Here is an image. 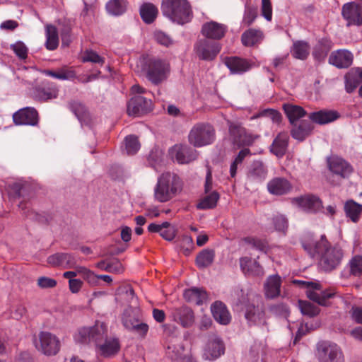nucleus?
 Listing matches in <instances>:
<instances>
[{
    "mask_svg": "<svg viewBox=\"0 0 362 362\" xmlns=\"http://www.w3.org/2000/svg\"><path fill=\"white\" fill-rule=\"evenodd\" d=\"M283 110L291 124H294L298 119L307 115V112L303 107L291 103L284 104Z\"/></svg>",
    "mask_w": 362,
    "mask_h": 362,
    "instance_id": "obj_38",
    "label": "nucleus"
},
{
    "mask_svg": "<svg viewBox=\"0 0 362 362\" xmlns=\"http://www.w3.org/2000/svg\"><path fill=\"white\" fill-rule=\"evenodd\" d=\"M289 136L286 132H279L274 139L269 151L279 158H283L288 150Z\"/></svg>",
    "mask_w": 362,
    "mask_h": 362,
    "instance_id": "obj_23",
    "label": "nucleus"
},
{
    "mask_svg": "<svg viewBox=\"0 0 362 362\" xmlns=\"http://www.w3.org/2000/svg\"><path fill=\"white\" fill-rule=\"evenodd\" d=\"M282 279L279 274L269 275L263 285L264 295L266 299H276L281 295Z\"/></svg>",
    "mask_w": 362,
    "mask_h": 362,
    "instance_id": "obj_22",
    "label": "nucleus"
},
{
    "mask_svg": "<svg viewBox=\"0 0 362 362\" xmlns=\"http://www.w3.org/2000/svg\"><path fill=\"white\" fill-rule=\"evenodd\" d=\"M188 142L195 148L212 144L216 139V131L209 122H197L193 125L188 136Z\"/></svg>",
    "mask_w": 362,
    "mask_h": 362,
    "instance_id": "obj_6",
    "label": "nucleus"
},
{
    "mask_svg": "<svg viewBox=\"0 0 362 362\" xmlns=\"http://www.w3.org/2000/svg\"><path fill=\"white\" fill-rule=\"evenodd\" d=\"M343 18L348 25H362V6L355 2L344 4L341 9Z\"/></svg>",
    "mask_w": 362,
    "mask_h": 362,
    "instance_id": "obj_19",
    "label": "nucleus"
},
{
    "mask_svg": "<svg viewBox=\"0 0 362 362\" xmlns=\"http://www.w3.org/2000/svg\"><path fill=\"white\" fill-rule=\"evenodd\" d=\"M293 187L291 183L284 177H274L267 183L268 192L273 195H284L289 193Z\"/></svg>",
    "mask_w": 362,
    "mask_h": 362,
    "instance_id": "obj_28",
    "label": "nucleus"
},
{
    "mask_svg": "<svg viewBox=\"0 0 362 362\" xmlns=\"http://www.w3.org/2000/svg\"><path fill=\"white\" fill-rule=\"evenodd\" d=\"M239 297L237 301L238 305H242L244 310V316L249 326L264 325L266 322V313L262 302L255 303L254 300L250 301L247 295L243 289L238 291Z\"/></svg>",
    "mask_w": 362,
    "mask_h": 362,
    "instance_id": "obj_5",
    "label": "nucleus"
},
{
    "mask_svg": "<svg viewBox=\"0 0 362 362\" xmlns=\"http://www.w3.org/2000/svg\"><path fill=\"white\" fill-rule=\"evenodd\" d=\"M33 97L36 101L41 103L56 99L59 95V88L53 82L45 81L33 89Z\"/></svg>",
    "mask_w": 362,
    "mask_h": 362,
    "instance_id": "obj_15",
    "label": "nucleus"
},
{
    "mask_svg": "<svg viewBox=\"0 0 362 362\" xmlns=\"http://www.w3.org/2000/svg\"><path fill=\"white\" fill-rule=\"evenodd\" d=\"M162 157L163 153L160 150L157 148L153 149L148 156V163L151 167L157 170L158 165L162 161Z\"/></svg>",
    "mask_w": 362,
    "mask_h": 362,
    "instance_id": "obj_59",
    "label": "nucleus"
},
{
    "mask_svg": "<svg viewBox=\"0 0 362 362\" xmlns=\"http://www.w3.org/2000/svg\"><path fill=\"white\" fill-rule=\"evenodd\" d=\"M350 274L354 276L362 275V256L355 255L349 262Z\"/></svg>",
    "mask_w": 362,
    "mask_h": 362,
    "instance_id": "obj_55",
    "label": "nucleus"
},
{
    "mask_svg": "<svg viewBox=\"0 0 362 362\" xmlns=\"http://www.w3.org/2000/svg\"><path fill=\"white\" fill-rule=\"evenodd\" d=\"M45 75L52 77L61 81H78L80 76H78L74 66H63L61 68L54 71L46 69L43 71Z\"/></svg>",
    "mask_w": 362,
    "mask_h": 362,
    "instance_id": "obj_29",
    "label": "nucleus"
},
{
    "mask_svg": "<svg viewBox=\"0 0 362 362\" xmlns=\"http://www.w3.org/2000/svg\"><path fill=\"white\" fill-rule=\"evenodd\" d=\"M259 117H268L276 124H279L282 119L281 114L278 110L271 108L264 109L254 114L251 116L250 120H254Z\"/></svg>",
    "mask_w": 362,
    "mask_h": 362,
    "instance_id": "obj_48",
    "label": "nucleus"
},
{
    "mask_svg": "<svg viewBox=\"0 0 362 362\" xmlns=\"http://www.w3.org/2000/svg\"><path fill=\"white\" fill-rule=\"evenodd\" d=\"M354 55L351 52L339 49L332 52L329 57V63L338 69H348L353 64Z\"/></svg>",
    "mask_w": 362,
    "mask_h": 362,
    "instance_id": "obj_21",
    "label": "nucleus"
},
{
    "mask_svg": "<svg viewBox=\"0 0 362 362\" xmlns=\"http://www.w3.org/2000/svg\"><path fill=\"white\" fill-rule=\"evenodd\" d=\"M160 8L163 16L179 25L190 23L194 17L189 0H162Z\"/></svg>",
    "mask_w": 362,
    "mask_h": 362,
    "instance_id": "obj_2",
    "label": "nucleus"
},
{
    "mask_svg": "<svg viewBox=\"0 0 362 362\" xmlns=\"http://www.w3.org/2000/svg\"><path fill=\"white\" fill-rule=\"evenodd\" d=\"M291 125L293 127L291 129V135L298 141H303L312 134L314 129V125L310 120L303 119L300 121L299 123H294Z\"/></svg>",
    "mask_w": 362,
    "mask_h": 362,
    "instance_id": "obj_27",
    "label": "nucleus"
},
{
    "mask_svg": "<svg viewBox=\"0 0 362 362\" xmlns=\"http://www.w3.org/2000/svg\"><path fill=\"white\" fill-rule=\"evenodd\" d=\"M300 243L307 254L317 260L322 271L332 272L342 261L343 250L337 244L332 245L325 234L315 238L313 234L307 233L301 238Z\"/></svg>",
    "mask_w": 362,
    "mask_h": 362,
    "instance_id": "obj_1",
    "label": "nucleus"
},
{
    "mask_svg": "<svg viewBox=\"0 0 362 362\" xmlns=\"http://www.w3.org/2000/svg\"><path fill=\"white\" fill-rule=\"evenodd\" d=\"M227 32L226 25L214 21L204 23L201 30L202 35L209 40H220L225 37Z\"/></svg>",
    "mask_w": 362,
    "mask_h": 362,
    "instance_id": "obj_18",
    "label": "nucleus"
},
{
    "mask_svg": "<svg viewBox=\"0 0 362 362\" xmlns=\"http://www.w3.org/2000/svg\"><path fill=\"white\" fill-rule=\"evenodd\" d=\"M180 247L185 251V254L188 255L194 247L192 238L189 235H183L180 240Z\"/></svg>",
    "mask_w": 362,
    "mask_h": 362,
    "instance_id": "obj_61",
    "label": "nucleus"
},
{
    "mask_svg": "<svg viewBox=\"0 0 362 362\" xmlns=\"http://www.w3.org/2000/svg\"><path fill=\"white\" fill-rule=\"evenodd\" d=\"M262 15L270 21L272 18V6L270 0H262Z\"/></svg>",
    "mask_w": 362,
    "mask_h": 362,
    "instance_id": "obj_64",
    "label": "nucleus"
},
{
    "mask_svg": "<svg viewBox=\"0 0 362 362\" xmlns=\"http://www.w3.org/2000/svg\"><path fill=\"white\" fill-rule=\"evenodd\" d=\"M243 242L256 250L266 252L268 249V243L265 239L255 236H247L243 238Z\"/></svg>",
    "mask_w": 362,
    "mask_h": 362,
    "instance_id": "obj_49",
    "label": "nucleus"
},
{
    "mask_svg": "<svg viewBox=\"0 0 362 362\" xmlns=\"http://www.w3.org/2000/svg\"><path fill=\"white\" fill-rule=\"evenodd\" d=\"M317 355L320 362H344L339 346L329 341H324L317 344Z\"/></svg>",
    "mask_w": 362,
    "mask_h": 362,
    "instance_id": "obj_10",
    "label": "nucleus"
},
{
    "mask_svg": "<svg viewBox=\"0 0 362 362\" xmlns=\"http://www.w3.org/2000/svg\"><path fill=\"white\" fill-rule=\"evenodd\" d=\"M78 274L82 278L91 286H95L99 284L98 275L94 274L90 269L86 267H80L78 269Z\"/></svg>",
    "mask_w": 362,
    "mask_h": 362,
    "instance_id": "obj_54",
    "label": "nucleus"
},
{
    "mask_svg": "<svg viewBox=\"0 0 362 362\" xmlns=\"http://www.w3.org/2000/svg\"><path fill=\"white\" fill-rule=\"evenodd\" d=\"M308 117L312 122L324 125L338 119L340 114L337 110L323 109L310 113Z\"/></svg>",
    "mask_w": 362,
    "mask_h": 362,
    "instance_id": "obj_26",
    "label": "nucleus"
},
{
    "mask_svg": "<svg viewBox=\"0 0 362 362\" xmlns=\"http://www.w3.org/2000/svg\"><path fill=\"white\" fill-rule=\"evenodd\" d=\"M125 150L127 154L134 155L140 148V143L138 140L137 136L134 135H128L125 137Z\"/></svg>",
    "mask_w": 362,
    "mask_h": 362,
    "instance_id": "obj_53",
    "label": "nucleus"
},
{
    "mask_svg": "<svg viewBox=\"0 0 362 362\" xmlns=\"http://www.w3.org/2000/svg\"><path fill=\"white\" fill-rule=\"evenodd\" d=\"M344 211L346 216L356 223L362 214V205L354 200H349L345 203Z\"/></svg>",
    "mask_w": 362,
    "mask_h": 362,
    "instance_id": "obj_47",
    "label": "nucleus"
},
{
    "mask_svg": "<svg viewBox=\"0 0 362 362\" xmlns=\"http://www.w3.org/2000/svg\"><path fill=\"white\" fill-rule=\"evenodd\" d=\"M240 266L243 272L247 275L259 276L263 273L259 262L247 257L240 259Z\"/></svg>",
    "mask_w": 362,
    "mask_h": 362,
    "instance_id": "obj_37",
    "label": "nucleus"
},
{
    "mask_svg": "<svg viewBox=\"0 0 362 362\" xmlns=\"http://www.w3.org/2000/svg\"><path fill=\"white\" fill-rule=\"evenodd\" d=\"M333 47L332 41L327 37L320 39L313 50V57L317 62H322Z\"/></svg>",
    "mask_w": 362,
    "mask_h": 362,
    "instance_id": "obj_34",
    "label": "nucleus"
},
{
    "mask_svg": "<svg viewBox=\"0 0 362 362\" xmlns=\"http://www.w3.org/2000/svg\"><path fill=\"white\" fill-rule=\"evenodd\" d=\"M45 47L49 51L55 50L59 46V35L57 28L53 25L45 27Z\"/></svg>",
    "mask_w": 362,
    "mask_h": 362,
    "instance_id": "obj_43",
    "label": "nucleus"
},
{
    "mask_svg": "<svg viewBox=\"0 0 362 362\" xmlns=\"http://www.w3.org/2000/svg\"><path fill=\"white\" fill-rule=\"evenodd\" d=\"M141 71L149 82L159 86L168 80L170 65L166 60L158 57H146L143 59Z\"/></svg>",
    "mask_w": 362,
    "mask_h": 362,
    "instance_id": "obj_3",
    "label": "nucleus"
},
{
    "mask_svg": "<svg viewBox=\"0 0 362 362\" xmlns=\"http://www.w3.org/2000/svg\"><path fill=\"white\" fill-rule=\"evenodd\" d=\"M263 37V33L260 30L250 28L242 34L241 42L245 47H252L260 43Z\"/></svg>",
    "mask_w": 362,
    "mask_h": 362,
    "instance_id": "obj_39",
    "label": "nucleus"
},
{
    "mask_svg": "<svg viewBox=\"0 0 362 362\" xmlns=\"http://www.w3.org/2000/svg\"><path fill=\"white\" fill-rule=\"evenodd\" d=\"M214 320L221 325H227L231 321V315L226 305L221 301H216L211 306Z\"/></svg>",
    "mask_w": 362,
    "mask_h": 362,
    "instance_id": "obj_30",
    "label": "nucleus"
},
{
    "mask_svg": "<svg viewBox=\"0 0 362 362\" xmlns=\"http://www.w3.org/2000/svg\"><path fill=\"white\" fill-rule=\"evenodd\" d=\"M222 48L221 45L216 41L208 39H201L196 42L194 50L199 59L212 61L219 54Z\"/></svg>",
    "mask_w": 362,
    "mask_h": 362,
    "instance_id": "obj_11",
    "label": "nucleus"
},
{
    "mask_svg": "<svg viewBox=\"0 0 362 362\" xmlns=\"http://www.w3.org/2000/svg\"><path fill=\"white\" fill-rule=\"evenodd\" d=\"M119 347L120 346L118 339H108L107 338L102 344H100V345L98 346V349L102 356L107 357L117 353L119 350Z\"/></svg>",
    "mask_w": 362,
    "mask_h": 362,
    "instance_id": "obj_45",
    "label": "nucleus"
},
{
    "mask_svg": "<svg viewBox=\"0 0 362 362\" xmlns=\"http://www.w3.org/2000/svg\"><path fill=\"white\" fill-rule=\"evenodd\" d=\"M172 315L174 321L185 328L192 327L194 322V313L190 308L186 305L175 308Z\"/></svg>",
    "mask_w": 362,
    "mask_h": 362,
    "instance_id": "obj_24",
    "label": "nucleus"
},
{
    "mask_svg": "<svg viewBox=\"0 0 362 362\" xmlns=\"http://www.w3.org/2000/svg\"><path fill=\"white\" fill-rule=\"evenodd\" d=\"M107 326L104 323H97L93 327L81 328L74 338L79 343L93 342L98 347L107 338Z\"/></svg>",
    "mask_w": 362,
    "mask_h": 362,
    "instance_id": "obj_7",
    "label": "nucleus"
},
{
    "mask_svg": "<svg viewBox=\"0 0 362 362\" xmlns=\"http://www.w3.org/2000/svg\"><path fill=\"white\" fill-rule=\"evenodd\" d=\"M298 305L301 313L308 317H314L318 315L320 309L317 305L306 300H298Z\"/></svg>",
    "mask_w": 362,
    "mask_h": 362,
    "instance_id": "obj_52",
    "label": "nucleus"
},
{
    "mask_svg": "<svg viewBox=\"0 0 362 362\" xmlns=\"http://www.w3.org/2000/svg\"><path fill=\"white\" fill-rule=\"evenodd\" d=\"M13 120L17 125L36 126L39 122V115L35 107H26L16 112Z\"/></svg>",
    "mask_w": 362,
    "mask_h": 362,
    "instance_id": "obj_17",
    "label": "nucleus"
},
{
    "mask_svg": "<svg viewBox=\"0 0 362 362\" xmlns=\"http://www.w3.org/2000/svg\"><path fill=\"white\" fill-rule=\"evenodd\" d=\"M71 112L74 113L81 125L90 126L91 119L86 107L78 102H73L69 105Z\"/></svg>",
    "mask_w": 362,
    "mask_h": 362,
    "instance_id": "obj_41",
    "label": "nucleus"
},
{
    "mask_svg": "<svg viewBox=\"0 0 362 362\" xmlns=\"http://www.w3.org/2000/svg\"><path fill=\"white\" fill-rule=\"evenodd\" d=\"M292 202L308 213H317L322 208L321 199L313 194H307L293 199Z\"/></svg>",
    "mask_w": 362,
    "mask_h": 362,
    "instance_id": "obj_20",
    "label": "nucleus"
},
{
    "mask_svg": "<svg viewBox=\"0 0 362 362\" xmlns=\"http://www.w3.org/2000/svg\"><path fill=\"white\" fill-rule=\"evenodd\" d=\"M310 49V47L308 42L298 40L293 42L291 53L295 59L305 60L309 56Z\"/></svg>",
    "mask_w": 362,
    "mask_h": 362,
    "instance_id": "obj_42",
    "label": "nucleus"
},
{
    "mask_svg": "<svg viewBox=\"0 0 362 362\" xmlns=\"http://www.w3.org/2000/svg\"><path fill=\"white\" fill-rule=\"evenodd\" d=\"M214 252L211 250H204L199 252L196 258V264L199 268H205L210 266L214 259Z\"/></svg>",
    "mask_w": 362,
    "mask_h": 362,
    "instance_id": "obj_50",
    "label": "nucleus"
},
{
    "mask_svg": "<svg viewBox=\"0 0 362 362\" xmlns=\"http://www.w3.org/2000/svg\"><path fill=\"white\" fill-rule=\"evenodd\" d=\"M182 182L174 173L165 172L158 178L154 189V196L157 201L166 202L182 189Z\"/></svg>",
    "mask_w": 362,
    "mask_h": 362,
    "instance_id": "obj_4",
    "label": "nucleus"
},
{
    "mask_svg": "<svg viewBox=\"0 0 362 362\" xmlns=\"http://www.w3.org/2000/svg\"><path fill=\"white\" fill-rule=\"evenodd\" d=\"M127 0H110L105 6L107 13L112 16L123 15L127 8Z\"/></svg>",
    "mask_w": 362,
    "mask_h": 362,
    "instance_id": "obj_44",
    "label": "nucleus"
},
{
    "mask_svg": "<svg viewBox=\"0 0 362 362\" xmlns=\"http://www.w3.org/2000/svg\"><path fill=\"white\" fill-rule=\"evenodd\" d=\"M105 58L100 56L95 51L86 49L82 56L83 62H92L103 66L105 63Z\"/></svg>",
    "mask_w": 362,
    "mask_h": 362,
    "instance_id": "obj_57",
    "label": "nucleus"
},
{
    "mask_svg": "<svg viewBox=\"0 0 362 362\" xmlns=\"http://www.w3.org/2000/svg\"><path fill=\"white\" fill-rule=\"evenodd\" d=\"M170 158L177 163L184 165L196 160L199 152L187 144H175L168 151Z\"/></svg>",
    "mask_w": 362,
    "mask_h": 362,
    "instance_id": "obj_12",
    "label": "nucleus"
},
{
    "mask_svg": "<svg viewBox=\"0 0 362 362\" xmlns=\"http://www.w3.org/2000/svg\"><path fill=\"white\" fill-rule=\"evenodd\" d=\"M47 263L52 267H61L64 269L72 268L76 264L74 255L67 252H57L47 257Z\"/></svg>",
    "mask_w": 362,
    "mask_h": 362,
    "instance_id": "obj_25",
    "label": "nucleus"
},
{
    "mask_svg": "<svg viewBox=\"0 0 362 362\" xmlns=\"http://www.w3.org/2000/svg\"><path fill=\"white\" fill-rule=\"evenodd\" d=\"M139 13L142 21L146 24H151L158 14V8L152 3H144L139 8Z\"/></svg>",
    "mask_w": 362,
    "mask_h": 362,
    "instance_id": "obj_40",
    "label": "nucleus"
},
{
    "mask_svg": "<svg viewBox=\"0 0 362 362\" xmlns=\"http://www.w3.org/2000/svg\"><path fill=\"white\" fill-rule=\"evenodd\" d=\"M224 344L220 339L211 340L204 349L203 358L209 361L216 360L224 354Z\"/></svg>",
    "mask_w": 362,
    "mask_h": 362,
    "instance_id": "obj_35",
    "label": "nucleus"
},
{
    "mask_svg": "<svg viewBox=\"0 0 362 362\" xmlns=\"http://www.w3.org/2000/svg\"><path fill=\"white\" fill-rule=\"evenodd\" d=\"M257 17V8L246 6L245 8V12L242 21V24L245 26H250L253 23Z\"/></svg>",
    "mask_w": 362,
    "mask_h": 362,
    "instance_id": "obj_58",
    "label": "nucleus"
},
{
    "mask_svg": "<svg viewBox=\"0 0 362 362\" xmlns=\"http://www.w3.org/2000/svg\"><path fill=\"white\" fill-rule=\"evenodd\" d=\"M224 64L232 74H242L251 67L247 60L238 57H227L224 59Z\"/></svg>",
    "mask_w": 362,
    "mask_h": 362,
    "instance_id": "obj_31",
    "label": "nucleus"
},
{
    "mask_svg": "<svg viewBox=\"0 0 362 362\" xmlns=\"http://www.w3.org/2000/svg\"><path fill=\"white\" fill-rule=\"evenodd\" d=\"M105 269L108 272L120 274L123 272L124 267L118 259H112L107 264Z\"/></svg>",
    "mask_w": 362,
    "mask_h": 362,
    "instance_id": "obj_62",
    "label": "nucleus"
},
{
    "mask_svg": "<svg viewBox=\"0 0 362 362\" xmlns=\"http://www.w3.org/2000/svg\"><path fill=\"white\" fill-rule=\"evenodd\" d=\"M344 88L347 93H352L361 83L354 72L349 71L344 75Z\"/></svg>",
    "mask_w": 362,
    "mask_h": 362,
    "instance_id": "obj_51",
    "label": "nucleus"
},
{
    "mask_svg": "<svg viewBox=\"0 0 362 362\" xmlns=\"http://www.w3.org/2000/svg\"><path fill=\"white\" fill-rule=\"evenodd\" d=\"M329 170L342 178L348 177L353 172L352 166L341 158H334L329 163Z\"/></svg>",
    "mask_w": 362,
    "mask_h": 362,
    "instance_id": "obj_33",
    "label": "nucleus"
},
{
    "mask_svg": "<svg viewBox=\"0 0 362 362\" xmlns=\"http://www.w3.org/2000/svg\"><path fill=\"white\" fill-rule=\"evenodd\" d=\"M219 199L220 194L218 192L212 191L199 200L197 204V208L201 210L214 209L216 206Z\"/></svg>",
    "mask_w": 362,
    "mask_h": 362,
    "instance_id": "obj_46",
    "label": "nucleus"
},
{
    "mask_svg": "<svg viewBox=\"0 0 362 362\" xmlns=\"http://www.w3.org/2000/svg\"><path fill=\"white\" fill-rule=\"evenodd\" d=\"M183 296L187 302L197 305H202L208 299L207 292L202 288L197 287L185 289Z\"/></svg>",
    "mask_w": 362,
    "mask_h": 362,
    "instance_id": "obj_32",
    "label": "nucleus"
},
{
    "mask_svg": "<svg viewBox=\"0 0 362 362\" xmlns=\"http://www.w3.org/2000/svg\"><path fill=\"white\" fill-rule=\"evenodd\" d=\"M152 110V100L140 95L132 97L127 105V112L129 116L140 117Z\"/></svg>",
    "mask_w": 362,
    "mask_h": 362,
    "instance_id": "obj_13",
    "label": "nucleus"
},
{
    "mask_svg": "<svg viewBox=\"0 0 362 362\" xmlns=\"http://www.w3.org/2000/svg\"><path fill=\"white\" fill-rule=\"evenodd\" d=\"M229 134L233 144L238 146H250L259 137L237 124L229 125Z\"/></svg>",
    "mask_w": 362,
    "mask_h": 362,
    "instance_id": "obj_14",
    "label": "nucleus"
},
{
    "mask_svg": "<svg viewBox=\"0 0 362 362\" xmlns=\"http://www.w3.org/2000/svg\"><path fill=\"white\" fill-rule=\"evenodd\" d=\"M122 323L127 329L137 334L142 338L145 337L148 332V325L140 321L139 310L136 308H129L124 311Z\"/></svg>",
    "mask_w": 362,
    "mask_h": 362,
    "instance_id": "obj_8",
    "label": "nucleus"
},
{
    "mask_svg": "<svg viewBox=\"0 0 362 362\" xmlns=\"http://www.w3.org/2000/svg\"><path fill=\"white\" fill-rule=\"evenodd\" d=\"M10 48L19 59L25 60L27 59L28 48L22 41H17L14 44H11Z\"/></svg>",
    "mask_w": 362,
    "mask_h": 362,
    "instance_id": "obj_56",
    "label": "nucleus"
},
{
    "mask_svg": "<svg viewBox=\"0 0 362 362\" xmlns=\"http://www.w3.org/2000/svg\"><path fill=\"white\" fill-rule=\"evenodd\" d=\"M273 224L278 231L285 232L288 228V221L283 215H276L273 218Z\"/></svg>",
    "mask_w": 362,
    "mask_h": 362,
    "instance_id": "obj_60",
    "label": "nucleus"
},
{
    "mask_svg": "<svg viewBox=\"0 0 362 362\" xmlns=\"http://www.w3.org/2000/svg\"><path fill=\"white\" fill-rule=\"evenodd\" d=\"M267 173L265 164L261 160H255L252 163L247 176L251 180L261 182L266 179Z\"/></svg>",
    "mask_w": 362,
    "mask_h": 362,
    "instance_id": "obj_36",
    "label": "nucleus"
},
{
    "mask_svg": "<svg viewBox=\"0 0 362 362\" xmlns=\"http://www.w3.org/2000/svg\"><path fill=\"white\" fill-rule=\"evenodd\" d=\"M39 339L40 351L44 354L52 356L59 352L61 344L56 335L49 332H41L39 334Z\"/></svg>",
    "mask_w": 362,
    "mask_h": 362,
    "instance_id": "obj_16",
    "label": "nucleus"
},
{
    "mask_svg": "<svg viewBox=\"0 0 362 362\" xmlns=\"http://www.w3.org/2000/svg\"><path fill=\"white\" fill-rule=\"evenodd\" d=\"M176 234V229L170 223L169 226L166 228H163L160 233V235L167 241H172L175 238Z\"/></svg>",
    "mask_w": 362,
    "mask_h": 362,
    "instance_id": "obj_63",
    "label": "nucleus"
},
{
    "mask_svg": "<svg viewBox=\"0 0 362 362\" xmlns=\"http://www.w3.org/2000/svg\"><path fill=\"white\" fill-rule=\"evenodd\" d=\"M293 283L303 285L306 288L308 289L306 292L307 297L320 305H328L329 300L335 296V293L329 290L322 291L320 293H317V291L321 290V286L317 282L294 280Z\"/></svg>",
    "mask_w": 362,
    "mask_h": 362,
    "instance_id": "obj_9",
    "label": "nucleus"
}]
</instances>
